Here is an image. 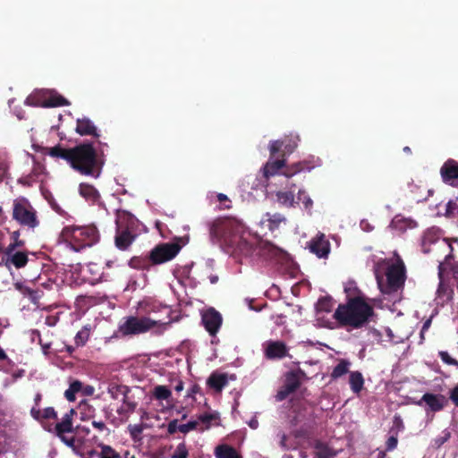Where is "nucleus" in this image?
Returning a JSON list of instances; mask_svg holds the SVG:
<instances>
[{"mask_svg":"<svg viewBox=\"0 0 458 458\" xmlns=\"http://www.w3.org/2000/svg\"><path fill=\"white\" fill-rule=\"evenodd\" d=\"M450 399L458 407V385L452 390Z\"/></svg>","mask_w":458,"mask_h":458,"instance_id":"48","label":"nucleus"},{"mask_svg":"<svg viewBox=\"0 0 458 458\" xmlns=\"http://www.w3.org/2000/svg\"><path fill=\"white\" fill-rule=\"evenodd\" d=\"M443 181L452 186H458V163L454 160L446 161L441 167Z\"/></svg>","mask_w":458,"mask_h":458,"instance_id":"13","label":"nucleus"},{"mask_svg":"<svg viewBox=\"0 0 458 458\" xmlns=\"http://www.w3.org/2000/svg\"><path fill=\"white\" fill-rule=\"evenodd\" d=\"M23 244H24L23 241L15 240L14 242L9 244V246H13V250H14L17 247L23 246Z\"/></svg>","mask_w":458,"mask_h":458,"instance_id":"58","label":"nucleus"},{"mask_svg":"<svg viewBox=\"0 0 458 458\" xmlns=\"http://www.w3.org/2000/svg\"><path fill=\"white\" fill-rule=\"evenodd\" d=\"M48 153L51 157H61L63 159L67 160L70 163L71 148L64 149V148H60L59 146H56V147L51 148L49 149Z\"/></svg>","mask_w":458,"mask_h":458,"instance_id":"29","label":"nucleus"},{"mask_svg":"<svg viewBox=\"0 0 458 458\" xmlns=\"http://www.w3.org/2000/svg\"><path fill=\"white\" fill-rule=\"evenodd\" d=\"M284 217L282 215L275 214L271 216L268 219L269 228L272 230L275 226H276L279 223L283 222Z\"/></svg>","mask_w":458,"mask_h":458,"instance_id":"40","label":"nucleus"},{"mask_svg":"<svg viewBox=\"0 0 458 458\" xmlns=\"http://www.w3.org/2000/svg\"><path fill=\"white\" fill-rule=\"evenodd\" d=\"M416 226H417L416 221H414L411 218H408V217H404L402 215H396L393 218V220L390 224L391 228H393L400 233H403L407 229H413Z\"/></svg>","mask_w":458,"mask_h":458,"instance_id":"18","label":"nucleus"},{"mask_svg":"<svg viewBox=\"0 0 458 458\" xmlns=\"http://www.w3.org/2000/svg\"><path fill=\"white\" fill-rule=\"evenodd\" d=\"M217 419V415L215 413H205L199 416L198 421L204 423L205 428H201V430L208 429L210 426V423Z\"/></svg>","mask_w":458,"mask_h":458,"instance_id":"31","label":"nucleus"},{"mask_svg":"<svg viewBox=\"0 0 458 458\" xmlns=\"http://www.w3.org/2000/svg\"><path fill=\"white\" fill-rule=\"evenodd\" d=\"M439 357L441 360L445 364L458 366V361L452 358L450 354L445 351L439 352Z\"/></svg>","mask_w":458,"mask_h":458,"instance_id":"38","label":"nucleus"},{"mask_svg":"<svg viewBox=\"0 0 458 458\" xmlns=\"http://www.w3.org/2000/svg\"><path fill=\"white\" fill-rule=\"evenodd\" d=\"M310 250L318 258H327L330 251V244L324 234H319L310 242Z\"/></svg>","mask_w":458,"mask_h":458,"instance_id":"14","label":"nucleus"},{"mask_svg":"<svg viewBox=\"0 0 458 458\" xmlns=\"http://www.w3.org/2000/svg\"><path fill=\"white\" fill-rule=\"evenodd\" d=\"M398 439L397 437L391 436L386 441V450L392 451L397 446Z\"/></svg>","mask_w":458,"mask_h":458,"instance_id":"43","label":"nucleus"},{"mask_svg":"<svg viewBox=\"0 0 458 458\" xmlns=\"http://www.w3.org/2000/svg\"><path fill=\"white\" fill-rule=\"evenodd\" d=\"M76 132L80 135H93L98 137L96 126L86 117L77 119Z\"/></svg>","mask_w":458,"mask_h":458,"instance_id":"19","label":"nucleus"},{"mask_svg":"<svg viewBox=\"0 0 458 458\" xmlns=\"http://www.w3.org/2000/svg\"><path fill=\"white\" fill-rule=\"evenodd\" d=\"M317 449V458H333L335 455V454L332 453L327 446L318 445Z\"/></svg>","mask_w":458,"mask_h":458,"instance_id":"33","label":"nucleus"},{"mask_svg":"<svg viewBox=\"0 0 458 458\" xmlns=\"http://www.w3.org/2000/svg\"><path fill=\"white\" fill-rule=\"evenodd\" d=\"M80 193L85 199L93 201L97 200L99 198L98 191L93 186L86 183H81L80 185Z\"/></svg>","mask_w":458,"mask_h":458,"instance_id":"26","label":"nucleus"},{"mask_svg":"<svg viewBox=\"0 0 458 458\" xmlns=\"http://www.w3.org/2000/svg\"><path fill=\"white\" fill-rule=\"evenodd\" d=\"M349 385L352 391L359 394L364 386V378L360 372L352 371L349 375Z\"/></svg>","mask_w":458,"mask_h":458,"instance_id":"20","label":"nucleus"},{"mask_svg":"<svg viewBox=\"0 0 458 458\" xmlns=\"http://www.w3.org/2000/svg\"><path fill=\"white\" fill-rule=\"evenodd\" d=\"M453 276L458 280V266L452 267Z\"/></svg>","mask_w":458,"mask_h":458,"instance_id":"62","label":"nucleus"},{"mask_svg":"<svg viewBox=\"0 0 458 458\" xmlns=\"http://www.w3.org/2000/svg\"><path fill=\"white\" fill-rule=\"evenodd\" d=\"M298 201H301L305 208H310L312 205V200L304 191H298Z\"/></svg>","mask_w":458,"mask_h":458,"instance_id":"39","label":"nucleus"},{"mask_svg":"<svg viewBox=\"0 0 458 458\" xmlns=\"http://www.w3.org/2000/svg\"><path fill=\"white\" fill-rule=\"evenodd\" d=\"M302 170H304V167H303V166H301V168H297V169L293 170V172H291V171L288 169L287 176L289 177V176H291V175H293V174H296V173H298V172H301V171H302Z\"/></svg>","mask_w":458,"mask_h":458,"instance_id":"61","label":"nucleus"},{"mask_svg":"<svg viewBox=\"0 0 458 458\" xmlns=\"http://www.w3.org/2000/svg\"><path fill=\"white\" fill-rule=\"evenodd\" d=\"M182 389H183V383L182 381H179L175 386V391L181 392Z\"/></svg>","mask_w":458,"mask_h":458,"instance_id":"63","label":"nucleus"},{"mask_svg":"<svg viewBox=\"0 0 458 458\" xmlns=\"http://www.w3.org/2000/svg\"><path fill=\"white\" fill-rule=\"evenodd\" d=\"M188 457V449L184 443H180L174 453L172 455V458H187Z\"/></svg>","mask_w":458,"mask_h":458,"instance_id":"32","label":"nucleus"},{"mask_svg":"<svg viewBox=\"0 0 458 458\" xmlns=\"http://www.w3.org/2000/svg\"><path fill=\"white\" fill-rule=\"evenodd\" d=\"M277 401H283L284 398H286V386H283L282 388L278 391L276 396Z\"/></svg>","mask_w":458,"mask_h":458,"instance_id":"49","label":"nucleus"},{"mask_svg":"<svg viewBox=\"0 0 458 458\" xmlns=\"http://www.w3.org/2000/svg\"><path fill=\"white\" fill-rule=\"evenodd\" d=\"M449 257H450V255L446 256L445 261L441 262L438 266V276H439L440 282H439L438 288L437 290L436 301H437V305H442V306L445 305L446 302H448L452 299V296H453L452 288L448 284L444 283V281L442 280V276H443L444 272L447 269L446 259Z\"/></svg>","mask_w":458,"mask_h":458,"instance_id":"10","label":"nucleus"},{"mask_svg":"<svg viewBox=\"0 0 458 458\" xmlns=\"http://www.w3.org/2000/svg\"><path fill=\"white\" fill-rule=\"evenodd\" d=\"M71 233L72 238L77 242L86 241L84 245L90 246L98 239V234L95 227H67L64 229V233Z\"/></svg>","mask_w":458,"mask_h":458,"instance_id":"9","label":"nucleus"},{"mask_svg":"<svg viewBox=\"0 0 458 458\" xmlns=\"http://www.w3.org/2000/svg\"><path fill=\"white\" fill-rule=\"evenodd\" d=\"M74 414V410L71 409L68 413L64 415L63 420L56 424L55 431L58 436L63 433L71 432L72 430V417Z\"/></svg>","mask_w":458,"mask_h":458,"instance_id":"21","label":"nucleus"},{"mask_svg":"<svg viewBox=\"0 0 458 458\" xmlns=\"http://www.w3.org/2000/svg\"><path fill=\"white\" fill-rule=\"evenodd\" d=\"M178 422L177 420H174L168 423L167 431L169 434H174L178 430Z\"/></svg>","mask_w":458,"mask_h":458,"instance_id":"46","label":"nucleus"},{"mask_svg":"<svg viewBox=\"0 0 458 458\" xmlns=\"http://www.w3.org/2000/svg\"><path fill=\"white\" fill-rule=\"evenodd\" d=\"M83 393L86 395H91L94 393V387L91 386H87L86 387L83 388Z\"/></svg>","mask_w":458,"mask_h":458,"instance_id":"57","label":"nucleus"},{"mask_svg":"<svg viewBox=\"0 0 458 458\" xmlns=\"http://www.w3.org/2000/svg\"><path fill=\"white\" fill-rule=\"evenodd\" d=\"M123 403L124 407H122V410L127 412L133 411L137 407V403L131 401L128 394L126 397H123Z\"/></svg>","mask_w":458,"mask_h":458,"instance_id":"35","label":"nucleus"},{"mask_svg":"<svg viewBox=\"0 0 458 458\" xmlns=\"http://www.w3.org/2000/svg\"><path fill=\"white\" fill-rule=\"evenodd\" d=\"M153 395L157 400H167L171 397V391L165 386H157L154 388Z\"/></svg>","mask_w":458,"mask_h":458,"instance_id":"30","label":"nucleus"},{"mask_svg":"<svg viewBox=\"0 0 458 458\" xmlns=\"http://www.w3.org/2000/svg\"><path fill=\"white\" fill-rule=\"evenodd\" d=\"M215 454L216 458H241L234 448L226 445L216 446Z\"/></svg>","mask_w":458,"mask_h":458,"instance_id":"22","label":"nucleus"},{"mask_svg":"<svg viewBox=\"0 0 458 458\" xmlns=\"http://www.w3.org/2000/svg\"><path fill=\"white\" fill-rule=\"evenodd\" d=\"M208 385L220 392L222 388L227 384V378L225 375L212 374L208 380Z\"/></svg>","mask_w":458,"mask_h":458,"instance_id":"25","label":"nucleus"},{"mask_svg":"<svg viewBox=\"0 0 458 458\" xmlns=\"http://www.w3.org/2000/svg\"><path fill=\"white\" fill-rule=\"evenodd\" d=\"M85 341H86V339L84 337V333L78 332L75 336V342H76L77 345L84 344Z\"/></svg>","mask_w":458,"mask_h":458,"instance_id":"50","label":"nucleus"},{"mask_svg":"<svg viewBox=\"0 0 458 458\" xmlns=\"http://www.w3.org/2000/svg\"><path fill=\"white\" fill-rule=\"evenodd\" d=\"M13 216L21 225L30 227H35L38 225L35 212L24 199L14 201Z\"/></svg>","mask_w":458,"mask_h":458,"instance_id":"6","label":"nucleus"},{"mask_svg":"<svg viewBox=\"0 0 458 458\" xmlns=\"http://www.w3.org/2000/svg\"><path fill=\"white\" fill-rule=\"evenodd\" d=\"M130 389L126 386L112 385L108 387V393L114 399H118L119 396L126 397Z\"/></svg>","mask_w":458,"mask_h":458,"instance_id":"27","label":"nucleus"},{"mask_svg":"<svg viewBox=\"0 0 458 458\" xmlns=\"http://www.w3.org/2000/svg\"><path fill=\"white\" fill-rule=\"evenodd\" d=\"M298 385H299L298 380H296L295 378H293L288 374V386H287L288 393L294 390L298 386Z\"/></svg>","mask_w":458,"mask_h":458,"instance_id":"45","label":"nucleus"},{"mask_svg":"<svg viewBox=\"0 0 458 458\" xmlns=\"http://www.w3.org/2000/svg\"><path fill=\"white\" fill-rule=\"evenodd\" d=\"M284 166V160L268 161L263 168V174L266 178L277 174L278 170Z\"/></svg>","mask_w":458,"mask_h":458,"instance_id":"23","label":"nucleus"},{"mask_svg":"<svg viewBox=\"0 0 458 458\" xmlns=\"http://www.w3.org/2000/svg\"><path fill=\"white\" fill-rule=\"evenodd\" d=\"M102 452L103 458H122V456L109 445H103Z\"/></svg>","mask_w":458,"mask_h":458,"instance_id":"36","label":"nucleus"},{"mask_svg":"<svg viewBox=\"0 0 458 458\" xmlns=\"http://www.w3.org/2000/svg\"><path fill=\"white\" fill-rule=\"evenodd\" d=\"M42 419H55L56 418V412L55 411L54 408L48 407L42 411Z\"/></svg>","mask_w":458,"mask_h":458,"instance_id":"42","label":"nucleus"},{"mask_svg":"<svg viewBox=\"0 0 458 458\" xmlns=\"http://www.w3.org/2000/svg\"><path fill=\"white\" fill-rule=\"evenodd\" d=\"M92 425H93V427H95L96 428H98V430H101V431L104 429H106V424L102 421L94 420L92 422Z\"/></svg>","mask_w":458,"mask_h":458,"instance_id":"56","label":"nucleus"},{"mask_svg":"<svg viewBox=\"0 0 458 458\" xmlns=\"http://www.w3.org/2000/svg\"><path fill=\"white\" fill-rule=\"evenodd\" d=\"M7 358L4 351L0 347V360H5Z\"/></svg>","mask_w":458,"mask_h":458,"instance_id":"64","label":"nucleus"},{"mask_svg":"<svg viewBox=\"0 0 458 458\" xmlns=\"http://www.w3.org/2000/svg\"><path fill=\"white\" fill-rule=\"evenodd\" d=\"M286 354V347L283 342L270 341L265 347V356L269 360L282 359Z\"/></svg>","mask_w":458,"mask_h":458,"instance_id":"17","label":"nucleus"},{"mask_svg":"<svg viewBox=\"0 0 458 458\" xmlns=\"http://www.w3.org/2000/svg\"><path fill=\"white\" fill-rule=\"evenodd\" d=\"M88 458H103V452L101 451L100 453L97 452V451H89L88 453Z\"/></svg>","mask_w":458,"mask_h":458,"instance_id":"55","label":"nucleus"},{"mask_svg":"<svg viewBox=\"0 0 458 458\" xmlns=\"http://www.w3.org/2000/svg\"><path fill=\"white\" fill-rule=\"evenodd\" d=\"M332 308V301L330 299H320L317 303V310L318 311H330Z\"/></svg>","mask_w":458,"mask_h":458,"instance_id":"34","label":"nucleus"},{"mask_svg":"<svg viewBox=\"0 0 458 458\" xmlns=\"http://www.w3.org/2000/svg\"><path fill=\"white\" fill-rule=\"evenodd\" d=\"M81 388V382L75 380L70 384L69 388L64 392V396L68 401L73 402L75 400V394L80 392Z\"/></svg>","mask_w":458,"mask_h":458,"instance_id":"28","label":"nucleus"},{"mask_svg":"<svg viewBox=\"0 0 458 458\" xmlns=\"http://www.w3.org/2000/svg\"><path fill=\"white\" fill-rule=\"evenodd\" d=\"M373 314V309L360 297L351 298L345 305H339L335 318L343 326L352 328L363 327Z\"/></svg>","mask_w":458,"mask_h":458,"instance_id":"2","label":"nucleus"},{"mask_svg":"<svg viewBox=\"0 0 458 458\" xmlns=\"http://www.w3.org/2000/svg\"><path fill=\"white\" fill-rule=\"evenodd\" d=\"M96 151L91 144H81L71 148L70 164L82 174H94Z\"/></svg>","mask_w":458,"mask_h":458,"instance_id":"3","label":"nucleus"},{"mask_svg":"<svg viewBox=\"0 0 458 458\" xmlns=\"http://www.w3.org/2000/svg\"><path fill=\"white\" fill-rule=\"evenodd\" d=\"M128 428L133 438L138 437L143 429L141 425H130Z\"/></svg>","mask_w":458,"mask_h":458,"instance_id":"41","label":"nucleus"},{"mask_svg":"<svg viewBox=\"0 0 458 458\" xmlns=\"http://www.w3.org/2000/svg\"><path fill=\"white\" fill-rule=\"evenodd\" d=\"M385 331H386V336L388 337V339H389V341H390V342H392V343H394V344H399V343H402V342L403 341V338H401V337H397V338H396V337L394 335L393 331H392L389 327L386 328V330H385Z\"/></svg>","mask_w":458,"mask_h":458,"instance_id":"44","label":"nucleus"},{"mask_svg":"<svg viewBox=\"0 0 458 458\" xmlns=\"http://www.w3.org/2000/svg\"><path fill=\"white\" fill-rule=\"evenodd\" d=\"M130 224H133V218L127 214L118 215L116 219L115 246L120 250H126L134 241L135 234L130 230Z\"/></svg>","mask_w":458,"mask_h":458,"instance_id":"5","label":"nucleus"},{"mask_svg":"<svg viewBox=\"0 0 458 458\" xmlns=\"http://www.w3.org/2000/svg\"><path fill=\"white\" fill-rule=\"evenodd\" d=\"M201 321L210 335L215 336L222 325V316L214 308H209L202 313Z\"/></svg>","mask_w":458,"mask_h":458,"instance_id":"11","label":"nucleus"},{"mask_svg":"<svg viewBox=\"0 0 458 458\" xmlns=\"http://www.w3.org/2000/svg\"><path fill=\"white\" fill-rule=\"evenodd\" d=\"M181 247L177 243H161L156 246L149 254L153 264H162L174 259Z\"/></svg>","mask_w":458,"mask_h":458,"instance_id":"8","label":"nucleus"},{"mask_svg":"<svg viewBox=\"0 0 458 458\" xmlns=\"http://www.w3.org/2000/svg\"><path fill=\"white\" fill-rule=\"evenodd\" d=\"M199 425L198 420H191L186 424L179 425L178 430L182 433H188L191 430L196 429Z\"/></svg>","mask_w":458,"mask_h":458,"instance_id":"37","label":"nucleus"},{"mask_svg":"<svg viewBox=\"0 0 458 458\" xmlns=\"http://www.w3.org/2000/svg\"><path fill=\"white\" fill-rule=\"evenodd\" d=\"M281 146H282V142H279V141L272 142L270 145L271 154L276 153L280 149Z\"/></svg>","mask_w":458,"mask_h":458,"instance_id":"52","label":"nucleus"},{"mask_svg":"<svg viewBox=\"0 0 458 458\" xmlns=\"http://www.w3.org/2000/svg\"><path fill=\"white\" fill-rule=\"evenodd\" d=\"M231 221L226 218L217 219L214 221L209 227V234L212 241H218L229 230Z\"/></svg>","mask_w":458,"mask_h":458,"instance_id":"16","label":"nucleus"},{"mask_svg":"<svg viewBox=\"0 0 458 458\" xmlns=\"http://www.w3.org/2000/svg\"><path fill=\"white\" fill-rule=\"evenodd\" d=\"M4 255L6 256L5 264H13L16 268H21L28 263V256L23 251H13V246H8L4 250Z\"/></svg>","mask_w":458,"mask_h":458,"instance_id":"15","label":"nucleus"},{"mask_svg":"<svg viewBox=\"0 0 458 458\" xmlns=\"http://www.w3.org/2000/svg\"><path fill=\"white\" fill-rule=\"evenodd\" d=\"M7 173V165L4 162H0V182L4 179Z\"/></svg>","mask_w":458,"mask_h":458,"instance_id":"53","label":"nucleus"},{"mask_svg":"<svg viewBox=\"0 0 458 458\" xmlns=\"http://www.w3.org/2000/svg\"><path fill=\"white\" fill-rule=\"evenodd\" d=\"M27 106L55 107L61 106H68L69 102L62 96L53 93L49 90L41 89L30 95L26 100Z\"/></svg>","mask_w":458,"mask_h":458,"instance_id":"4","label":"nucleus"},{"mask_svg":"<svg viewBox=\"0 0 458 458\" xmlns=\"http://www.w3.org/2000/svg\"><path fill=\"white\" fill-rule=\"evenodd\" d=\"M156 324V321L148 318L129 317L120 327V331L123 335H137L151 329Z\"/></svg>","mask_w":458,"mask_h":458,"instance_id":"7","label":"nucleus"},{"mask_svg":"<svg viewBox=\"0 0 458 458\" xmlns=\"http://www.w3.org/2000/svg\"><path fill=\"white\" fill-rule=\"evenodd\" d=\"M446 402L445 397L442 394L426 393L416 403L420 406L424 405L427 411L436 412L441 411L445 407Z\"/></svg>","mask_w":458,"mask_h":458,"instance_id":"12","label":"nucleus"},{"mask_svg":"<svg viewBox=\"0 0 458 458\" xmlns=\"http://www.w3.org/2000/svg\"><path fill=\"white\" fill-rule=\"evenodd\" d=\"M30 413L32 415V417L36 420H40L42 419V411H40L39 409L36 408V407H33L30 411Z\"/></svg>","mask_w":458,"mask_h":458,"instance_id":"51","label":"nucleus"},{"mask_svg":"<svg viewBox=\"0 0 458 458\" xmlns=\"http://www.w3.org/2000/svg\"><path fill=\"white\" fill-rule=\"evenodd\" d=\"M374 273L381 293L386 294L396 292L405 280L404 263L396 252L393 258L377 263Z\"/></svg>","mask_w":458,"mask_h":458,"instance_id":"1","label":"nucleus"},{"mask_svg":"<svg viewBox=\"0 0 458 458\" xmlns=\"http://www.w3.org/2000/svg\"><path fill=\"white\" fill-rule=\"evenodd\" d=\"M360 226H361V228H362L363 230H367V231L371 230V227L369 226V225L367 222H365V221H362V222L360 223Z\"/></svg>","mask_w":458,"mask_h":458,"instance_id":"60","label":"nucleus"},{"mask_svg":"<svg viewBox=\"0 0 458 458\" xmlns=\"http://www.w3.org/2000/svg\"><path fill=\"white\" fill-rule=\"evenodd\" d=\"M430 325H431L430 318L424 322L422 328H421V332H420V336L422 339L424 338V333L429 328Z\"/></svg>","mask_w":458,"mask_h":458,"instance_id":"54","label":"nucleus"},{"mask_svg":"<svg viewBox=\"0 0 458 458\" xmlns=\"http://www.w3.org/2000/svg\"><path fill=\"white\" fill-rule=\"evenodd\" d=\"M350 366H351V362L349 360H341L339 361V363L334 368V369L331 373V377L333 379H337V378L343 377L344 375L348 373Z\"/></svg>","mask_w":458,"mask_h":458,"instance_id":"24","label":"nucleus"},{"mask_svg":"<svg viewBox=\"0 0 458 458\" xmlns=\"http://www.w3.org/2000/svg\"><path fill=\"white\" fill-rule=\"evenodd\" d=\"M291 139H290V141L292 142L291 144L288 143V148H292L293 149L294 148L297 147V144H298V141L300 140L299 139V136L298 135H293V134H291L290 135ZM290 149H288L289 151Z\"/></svg>","mask_w":458,"mask_h":458,"instance_id":"47","label":"nucleus"},{"mask_svg":"<svg viewBox=\"0 0 458 458\" xmlns=\"http://www.w3.org/2000/svg\"><path fill=\"white\" fill-rule=\"evenodd\" d=\"M249 426L253 428V429H256L259 426V422L256 419H252L249 421Z\"/></svg>","mask_w":458,"mask_h":458,"instance_id":"59","label":"nucleus"}]
</instances>
